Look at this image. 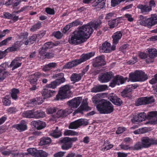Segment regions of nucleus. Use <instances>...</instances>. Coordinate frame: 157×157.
<instances>
[{
	"instance_id": "nucleus-24",
	"label": "nucleus",
	"mask_w": 157,
	"mask_h": 157,
	"mask_svg": "<svg viewBox=\"0 0 157 157\" xmlns=\"http://www.w3.org/2000/svg\"><path fill=\"white\" fill-rule=\"evenodd\" d=\"M122 36V33L120 31H117L114 33L112 36L113 39V44H117Z\"/></svg>"
},
{
	"instance_id": "nucleus-27",
	"label": "nucleus",
	"mask_w": 157,
	"mask_h": 157,
	"mask_svg": "<svg viewBox=\"0 0 157 157\" xmlns=\"http://www.w3.org/2000/svg\"><path fill=\"white\" fill-rule=\"evenodd\" d=\"M3 17L5 19H11L14 22L17 21L19 19L18 16L11 14L8 12H4Z\"/></svg>"
},
{
	"instance_id": "nucleus-53",
	"label": "nucleus",
	"mask_w": 157,
	"mask_h": 157,
	"mask_svg": "<svg viewBox=\"0 0 157 157\" xmlns=\"http://www.w3.org/2000/svg\"><path fill=\"white\" fill-rule=\"evenodd\" d=\"M12 37L10 36L3 40L0 42V46L6 45L10 41L12 40Z\"/></svg>"
},
{
	"instance_id": "nucleus-55",
	"label": "nucleus",
	"mask_w": 157,
	"mask_h": 157,
	"mask_svg": "<svg viewBox=\"0 0 157 157\" xmlns=\"http://www.w3.org/2000/svg\"><path fill=\"white\" fill-rule=\"evenodd\" d=\"M37 151L36 149L33 148H29L27 150V151L29 154L35 157L36 155Z\"/></svg>"
},
{
	"instance_id": "nucleus-57",
	"label": "nucleus",
	"mask_w": 157,
	"mask_h": 157,
	"mask_svg": "<svg viewBox=\"0 0 157 157\" xmlns=\"http://www.w3.org/2000/svg\"><path fill=\"white\" fill-rule=\"evenodd\" d=\"M2 103L4 105L6 106H9L10 105L11 102V101L8 99L6 98H5L2 99Z\"/></svg>"
},
{
	"instance_id": "nucleus-9",
	"label": "nucleus",
	"mask_w": 157,
	"mask_h": 157,
	"mask_svg": "<svg viewBox=\"0 0 157 157\" xmlns=\"http://www.w3.org/2000/svg\"><path fill=\"white\" fill-rule=\"evenodd\" d=\"M113 76V74L112 72H105L100 74L98 79L101 83H106L110 81Z\"/></svg>"
},
{
	"instance_id": "nucleus-50",
	"label": "nucleus",
	"mask_w": 157,
	"mask_h": 157,
	"mask_svg": "<svg viewBox=\"0 0 157 157\" xmlns=\"http://www.w3.org/2000/svg\"><path fill=\"white\" fill-rule=\"evenodd\" d=\"M41 23L40 21H38L36 23L32 26L30 28V30L31 32L36 31L39 29L41 27Z\"/></svg>"
},
{
	"instance_id": "nucleus-30",
	"label": "nucleus",
	"mask_w": 157,
	"mask_h": 157,
	"mask_svg": "<svg viewBox=\"0 0 157 157\" xmlns=\"http://www.w3.org/2000/svg\"><path fill=\"white\" fill-rule=\"evenodd\" d=\"M34 127L37 130H40L43 129L46 126L45 122L40 121H34L32 122Z\"/></svg>"
},
{
	"instance_id": "nucleus-3",
	"label": "nucleus",
	"mask_w": 157,
	"mask_h": 157,
	"mask_svg": "<svg viewBox=\"0 0 157 157\" xmlns=\"http://www.w3.org/2000/svg\"><path fill=\"white\" fill-rule=\"evenodd\" d=\"M70 89L71 86L68 84L61 86L59 88L55 99L57 100H62L71 97L72 94Z\"/></svg>"
},
{
	"instance_id": "nucleus-10",
	"label": "nucleus",
	"mask_w": 157,
	"mask_h": 157,
	"mask_svg": "<svg viewBox=\"0 0 157 157\" xmlns=\"http://www.w3.org/2000/svg\"><path fill=\"white\" fill-rule=\"evenodd\" d=\"M88 124L86 120L83 119H80L71 123L68 126L69 129H76L80 126Z\"/></svg>"
},
{
	"instance_id": "nucleus-11",
	"label": "nucleus",
	"mask_w": 157,
	"mask_h": 157,
	"mask_svg": "<svg viewBox=\"0 0 157 157\" xmlns=\"http://www.w3.org/2000/svg\"><path fill=\"white\" fill-rule=\"evenodd\" d=\"M72 109H71L70 108H68L64 110L60 109L57 112L56 115H53L52 117L55 119L61 117H64L71 113L72 112Z\"/></svg>"
},
{
	"instance_id": "nucleus-22",
	"label": "nucleus",
	"mask_w": 157,
	"mask_h": 157,
	"mask_svg": "<svg viewBox=\"0 0 157 157\" xmlns=\"http://www.w3.org/2000/svg\"><path fill=\"white\" fill-rule=\"evenodd\" d=\"M137 8L140 10L141 13L143 14H147L152 10V9L147 5L140 4L137 6Z\"/></svg>"
},
{
	"instance_id": "nucleus-33",
	"label": "nucleus",
	"mask_w": 157,
	"mask_h": 157,
	"mask_svg": "<svg viewBox=\"0 0 157 157\" xmlns=\"http://www.w3.org/2000/svg\"><path fill=\"white\" fill-rule=\"evenodd\" d=\"M58 127H56V129L53 130L49 134V135L53 137L54 138H58L62 135V133L61 131L59 130Z\"/></svg>"
},
{
	"instance_id": "nucleus-29",
	"label": "nucleus",
	"mask_w": 157,
	"mask_h": 157,
	"mask_svg": "<svg viewBox=\"0 0 157 157\" xmlns=\"http://www.w3.org/2000/svg\"><path fill=\"white\" fill-rule=\"evenodd\" d=\"M21 45L19 42L17 41L15 42L11 47L8 48L5 50L6 52H14L19 50L21 47Z\"/></svg>"
},
{
	"instance_id": "nucleus-2",
	"label": "nucleus",
	"mask_w": 157,
	"mask_h": 157,
	"mask_svg": "<svg viewBox=\"0 0 157 157\" xmlns=\"http://www.w3.org/2000/svg\"><path fill=\"white\" fill-rule=\"evenodd\" d=\"M96 108L100 114H109L114 110L113 106L109 101L104 100L96 105Z\"/></svg>"
},
{
	"instance_id": "nucleus-38",
	"label": "nucleus",
	"mask_w": 157,
	"mask_h": 157,
	"mask_svg": "<svg viewBox=\"0 0 157 157\" xmlns=\"http://www.w3.org/2000/svg\"><path fill=\"white\" fill-rule=\"evenodd\" d=\"M101 95L100 94H97L93 97L92 98L93 103L97 105L100 104L102 101L104 100L101 99Z\"/></svg>"
},
{
	"instance_id": "nucleus-58",
	"label": "nucleus",
	"mask_w": 157,
	"mask_h": 157,
	"mask_svg": "<svg viewBox=\"0 0 157 157\" xmlns=\"http://www.w3.org/2000/svg\"><path fill=\"white\" fill-rule=\"evenodd\" d=\"M70 24L71 26H77L79 25L82 24V22L79 21L77 19L72 22L70 23Z\"/></svg>"
},
{
	"instance_id": "nucleus-32",
	"label": "nucleus",
	"mask_w": 157,
	"mask_h": 157,
	"mask_svg": "<svg viewBox=\"0 0 157 157\" xmlns=\"http://www.w3.org/2000/svg\"><path fill=\"white\" fill-rule=\"evenodd\" d=\"M114 145L113 144L110 143L108 140L104 141L103 146L104 147L101 149V150L103 151L108 150L112 148Z\"/></svg>"
},
{
	"instance_id": "nucleus-20",
	"label": "nucleus",
	"mask_w": 157,
	"mask_h": 157,
	"mask_svg": "<svg viewBox=\"0 0 157 157\" xmlns=\"http://www.w3.org/2000/svg\"><path fill=\"white\" fill-rule=\"evenodd\" d=\"M56 93V91H55L48 89H44L42 93V96L43 97V100L44 101L45 99L54 96Z\"/></svg>"
},
{
	"instance_id": "nucleus-35",
	"label": "nucleus",
	"mask_w": 157,
	"mask_h": 157,
	"mask_svg": "<svg viewBox=\"0 0 157 157\" xmlns=\"http://www.w3.org/2000/svg\"><path fill=\"white\" fill-rule=\"evenodd\" d=\"M45 34L44 33H41L38 34L37 35L34 34L32 36L29 37L28 38L29 40V41L30 44H33L36 40L37 37H43Z\"/></svg>"
},
{
	"instance_id": "nucleus-28",
	"label": "nucleus",
	"mask_w": 157,
	"mask_h": 157,
	"mask_svg": "<svg viewBox=\"0 0 157 157\" xmlns=\"http://www.w3.org/2000/svg\"><path fill=\"white\" fill-rule=\"evenodd\" d=\"M52 77L53 78H56V81L59 85L64 82L66 80L64 78V74L63 73L54 75Z\"/></svg>"
},
{
	"instance_id": "nucleus-37",
	"label": "nucleus",
	"mask_w": 157,
	"mask_h": 157,
	"mask_svg": "<svg viewBox=\"0 0 157 157\" xmlns=\"http://www.w3.org/2000/svg\"><path fill=\"white\" fill-rule=\"evenodd\" d=\"M147 50L148 57L155 58L157 56V50L155 48H148Z\"/></svg>"
},
{
	"instance_id": "nucleus-23",
	"label": "nucleus",
	"mask_w": 157,
	"mask_h": 157,
	"mask_svg": "<svg viewBox=\"0 0 157 157\" xmlns=\"http://www.w3.org/2000/svg\"><path fill=\"white\" fill-rule=\"evenodd\" d=\"M12 127L17 129L20 132L24 131L27 129L26 123L24 121H21L19 124L13 125Z\"/></svg>"
},
{
	"instance_id": "nucleus-52",
	"label": "nucleus",
	"mask_w": 157,
	"mask_h": 157,
	"mask_svg": "<svg viewBox=\"0 0 157 157\" xmlns=\"http://www.w3.org/2000/svg\"><path fill=\"white\" fill-rule=\"evenodd\" d=\"M48 154L43 150H37L35 157H47Z\"/></svg>"
},
{
	"instance_id": "nucleus-1",
	"label": "nucleus",
	"mask_w": 157,
	"mask_h": 157,
	"mask_svg": "<svg viewBox=\"0 0 157 157\" xmlns=\"http://www.w3.org/2000/svg\"><path fill=\"white\" fill-rule=\"evenodd\" d=\"M95 52H91L86 54H83L79 59H75L69 62L63 66V69H70L83 62L93 56Z\"/></svg>"
},
{
	"instance_id": "nucleus-4",
	"label": "nucleus",
	"mask_w": 157,
	"mask_h": 157,
	"mask_svg": "<svg viewBox=\"0 0 157 157\" xmlns=\"http://www.w3.org/2000/svg\"><path fill=\"white\" fill-rule=\"evenodd\" d=\"M129 79L130 81L132 82H141L146 80L148 79V77L144 72L136 70L134 72L129 74Z\"/></svg>"
},
{
	"instance_id": "nucleus-15",
	"label": "nucleus",
	"mask_w": 157,
	"mask_h": 157,
	"mask_svg": "<svg viewBox=\"0 0 157 157\" xmlns=\"http://www.w3.org/2000/svg\"><path fill=\"white\" fill-rule=\"evenodd\" d=\"M108 99L111 101L114 105L118 106H120L123 103V101L121 99L118 98L114 93L110 94L108 95Z\"/></svg>"
},
{
	"instance_id": "nucleus-56",
	"label": "nucleus",
	"mask_w": 157,
	"mask_h": 157,
	"mask_svg": "<svg viewBox=\"0 0 157 157\" xmlns=\"http://www.w3.org/2000/svg\"><path fill=\"white\" fill-rule=\"evenodd\" d=\"M114 13H110L107 14L105 17V19L108 22L109 21L112 20L114 17Z\"/></svg>"
},
{
	"instance_id": "nucleus-13",
	"label": "nucleus",
	"mask_w": 157,
	"mask_h": 157,
	"mask_svg": "<svg viewBox=\"0 0 157 157\" xmlns=\"http://www.w3.org/2000/svg\"><path fill=\"white\" fill-rule=\"evenodd\" d=\"M22 59H24L22 57H16L12 61L9 66L10 67L12 68V71H13L21 66L22 63Z\"/></svg>"
},
{
	"instance_id": "nucleus-16",
	"label": "nucleus",
	"mask_w": 157,
	"mask_h": 157,
	"mask_svg": "<svg viewBox=\"0 0 157 157\" xmlns=\"http://www.w3.org/2000/svg\"><path fill=\"white\" fill-rule=\"evenodd\" d=\"M147 118L149 121L146 122V124L150 123L151 124H154L157 121V111H151L149 112Z\"/></svg>"
},
{
	"instance_id": "nucleus-18",
	"label": "nucleus",
	"mask_w": 157,
	"mask_h": 157,
	"mask_svg": "<svg viewBox=\"0 0 157 157\" xmlns=\"http://www.w3.org/2000/svg\"><path fill=\"white\" fill-rule=\"evenodd\" d=\"M105 63L104 60V56H100L96 57L94 59L93 66L94 67H98L104 65Z\"/></svg>"
},
{
	"instance_id": "nucleus-64",
	"label": "nucleus",
	"mask_w": 157,
	"mask_h": 157,
	"mask_svg": "<svg viewBox=\"0 0 157 157\" xmlns=\"http://www.w3.org/2000/svg\"><path fill=\"white\" fill-rule=\"evenodd\" d=\"M45 11L48 14L51 15H53L55 13L54 9L49 7L46 8Z\"/></svg>"
},
{
	"instance_id": "nucleus-47",
	"label": "nucleus",
	"mask_w": 157,
	"mask_h": 157,
	"mask_svg": "<svg viewBox=\"0 0 157 157\" xmlns=\"http://www.w3.org/2000/svg\"><path fill=\"white\" fill-rule=\"evenodd\" d=\"M133 0H131V1H132ZM131 0H111V6L114 7L119 4L121 2L126 1L128 2Z\"/></svg>"
},
{
	"instance_id": "nucleus-45",
	"label": "nucleus",
	"mask_w": 157,
	"mask_h": 157,
	"mask_svg": "<svg viewBox=\"0 0 157 157\" xmlns=\"http://www.w3.org/2000/svg\"><path fill=\"white\" fill-rule=\"evenodd\" d=\"M37 100L35 99H32L30 100L29 102L30 104H38V105L41 104L44 101L43 98L40 97H37L36 98Z\"/></svg>"
},
{
	"instance_id": "nucleus-41",
	"label": "nucleus",
	"mask_w": 157,
	"mask_h": 157,
	"mask_svg": "<svg viewBox=\"0 0 157 157\" xmlns=\"http://www.w3.org/2000/svg\"><path fill=\"white\" fill-rule=\"evenodd\" d=\"M20 92L19 90L17 89L13 88L11 90V97L14 100L18 99L17 94Z\"/></svg>"
},
{
	"instance_id": "nucleus-60",
	"label": "nucleus",
	"mask_w": 157,
	"mask_h": 157,
	"mask_svg": "<svg viewBox=\"0 0 157 157\" xmlns=\"http://www.w3.org/2000/svg\"><path fill=\"white\" fill-rule=\"evenodd\" d=\"M56 111V109L55 107H49L47 109L46 112L48 114H52Z\"/></svg>"
},
{
	"instance_id": "nucleus-19",
	"label": "nucleus",
	"mask_w": 157,
	"mask_h": 157,
	"mask_svg": "<svg viewBox=\"0 0 157 157\" xmlns=\"http://www.w3.org/2000/svg\"><path fill=\"white\" fill-rule=\"evenodd\" d=\"M60 142L62 144L61 148L63 150H67L72 147V144L69 141L67 137H64L61 140Z\"/></svg>"
},
{
	"instance_id": "nucleus-63",
	"label": "nucleus",
	"mask_w": 157,
	"mask_h": 157,
	"mask_svg": "<svg viewBox=\"0 0 157 157\" xmlns=\"http://www.w3.org/2000/svg\"><path fill=\"white\" fill-rule=\"evenodd\" d=\"M16 109L15 107H11L8 108L7 110V112L9 114L15 113L16 111Z\"/></svg>"
},
{
	"instance_id": "nucleus-6",
	"label": "nucleus",
	"mask_w": 157,
	"mask_h": 157,
	"mask_svg": "<svg viewBox=\"0 0 157 157\" xmlns=\"http://www.w3.org/2000/svg\"><path fill=\"white\" fill-rule=\"evenodd\" d=\"M85 41V39L84 38L78 30L74 32L69 40L70 44L75 45L82 44Z\"/></svg>"
},
{
	"instance_id": "nucleus-46",
	"label": "nucleus",
	"mask_w": 157,
	"mask_h": 157,
	"mask_svg": "<svg viewBox=\"0 0 157 157\" xmlns=\"http://www.w3.org/2000/svg\"><path fill=\"white\" fill-rule=\"evenodd\" d=\"M63 135L65 136H78V132H77L74 131L66 129L64 131Z\"/></svg>"
},
{
	"instance_id": "nucleus-21",
	"label": "nucleus",
	"mask_w": 157,
	"mask_h": 157,
	"mask_svg": "<svg viewBox=\"0 0 157 157\" xmlns=\"http://www.w3.org/2000/svg\"><path fill=\"white\" fill-rule=\"evenodd\" d=\"M106 0H97L94 1L92 3L93 7L97 6L96 9L98 10L103 8L105 6Z\"/></svg>"
},
{
	"instance_id": "nucleus-17",
	"label": "nucleus",
	"mask_w": 157,
	"mask_h": 157,
	"mask_svg": "<svg viewBox=\"0 0 157 157\" xmlns=\"http://www.w3.org/2000/svg\"><path fill=\"white\" fill-rule=\"evenodd\" d=\"M146 118V114L144 112L139 113L135 115L131 120L133 123L140 122L145 120Z\"/></svg>"
},
{
	"instance_id": "nucleus-59",
	"label": "nucleus",
	"mask_w": 157,
	"mask_h": 157,
	"mask_svg": "<svg viewBox=\"0 0 157 157\" xmlns=\"http://www.w3.org/2000/svg\"><path fill=\"white\" fill-rule=\"evenodd\" d=\"M124 17L130 22H132L134 21V18L132 17V15L130 14H125Z\"/></svg>"
},
{
	"instance_id": "nucleus-5",
	"label": "nucleus",
	"mask_w": 157,
	"mask_h": 157,
	"mask_svg": "<svg viewBox=\"0 0 157 157\" xmlns=\"http://www.w3.org/2000/svg\"><path fill=\"white\" fill-rule=\"evenodd\" d=\"M140 17L142 18L139 20V24L142 26L151 28L152 26L157 24V15L152 14L151 17L148 18H145L141 15Z\"/></svg>"
},
{
	"instance_id": "nucleus-39",
	"label": "nucleus",
	"mask_w": 157,
	"mask_h": 157,
	"mask_svg": "<svg viewBox=\"0 0 157 157\" xmlns=\"http://www.w3.org/2000/svg\"><path fill=\"white\" fill-rule=\"evenodd\" d=\"M34 110L25 111L22 113L23 117L27 118H34Z\"/></svg>"
},
{
	"instance_id": "nucleus-51",
	"label": "nucleus",
	"mask_w": 157,
	"mask_h": 157,
	"mask_svg": "<svg viewBox=\"0 0 157 157\" xmlns=\"http://www.w3.org/2000/svg\"><path fill=\"white\" fill-rule=\"evenodd\" d=\"M132 150H138L143 148V145L141 142H137L136 143L133 147H132Z\"/></svg>"
},
{
	"instance_id": "nucleus-40",
	"label": "nucleus",
	"mask_w": 157,
	"mask_h": 157,
	"mask_svg": "<svg viewBox=\"0 0 157 157\" xmlns=\"http://www.w3.org/2000/svg\"><path fill=\"white\" fill-rule=\"evenodd\" d=\"M102 23L101 21L100 20H98L97 21L92 22H90L89 24L91 26L92 29L94 28L96 30L99 27Z\"/></svg>"
},
{
	"instance_id": "nucleus-14",
	"label": "nucleus",
	"mask_w": 157,
	"mask_h": 157,
	"mask_svg": "<svg viewBox=\"0 0 157 157\" xmlns=\"http://www.w3.org/2000/svg\"><path fill=\"white\" fill-rule=\"evenodd\" d=\"M124 83V80L122 76L117 75L114 78L112 81L110 83L109 86L114 87L116 85H119Z\"/></svg>"
},
{
	"instance_id": "nucleus-26",
	"label": "nucleus",
	"mask_w": 157,
	"mask_h": 157,
	"mask_svg": "<svg viewBox=\"0 0 157 157\" xmlns=\"http://www.w3.org/2000/svg\"><path fill=\"white\" fill-rule=\"evenodd\" d=\"M111 44L105 41L102 45L100 49V52L108 53L111 52Z\"/></svg>"
},
{
	"instance_id": "nucleus-43",
	"label": "nucleus",
	"mask_w": 157,
	"mask_h": 157,
	"mask_svg": "<svg viewBox=\"0 0 157 157\" xmlns=\"http://www.w3.org/2000/svg\"><path fill=\"white\" fill-rule=\"evenodd\" d=\"M119 22L118 20L116 19H112L109 21L108 22V24L110 29L116 27L118 25Z\"/></svg>"
},
{
	"instance_id": "nucleus-25",
	"label": "nucleus",
	"mask_w": 157,
	"mask_h": 157,
	"mask_svg": "<svg viewBox=\"0 0 157 157\" xmlns=\"http://www.w3.org/2000/svg\"><path fill=\"white\" fill-rule=\"evenodd\" d=\"M132 90L127 87L121 93V95L124 98H127L128 99H132Z\"/></svg>"
},
{
	"instance_id": "nucleus-8",
	"label": "nucleus",
	"mask_w": 157,
	"mask_h": 157,
	"mask_svg": "<svg viewBox=\"0 0 157 157\" xmlns=\"http://www.w3.org/2000/svg\"><path fill=\"white\" fill-rule=\"evenodd\" d=\"M155 101V100L152 96L149 97H140L135 101V105L139 106L142 105H146L151 104Z\"/></svg>"
},
{
	"instance_id": "nucleus-54",
	"label": "nucleus",
	"mask_w": 157,
	"mask_h": 157,
	"mask_svg": "<svg viewBox=\"0 0 157 157\" xmlns=\"http://www.w3.org/2000/svg\"><path fill=\"white\" fill-rule=\"evenodd\" d=\"M52 43L51 42H47L44 44L41 48L47 52L48 49L52 47Z\"/></svg>"
},
{
	"instance_id": "nucleus-7",
	"label": "nucleus",
	"mask_w": 157,
	"mask_h": 157,
	"mask_svg": "<svg viewBox=\"0 0 157 157\" xmlns=\"http://www.w3.org/2000/svg\"><path fill=\"white\" fill-rule=\"evenodd\" d=\"M78 31L84 38L85 39L86 41L90 36L93 31V29H92L91 26L89 24V23L79 27Z\"/></svg>"
},
{
	"instance_id": "nucleus-12",
	"label": "nucleus",
	"mask_w": 157,
	"mask_h": 157,
	"mask_svg": "<svg viewBox=\"0 0 157 157\" xmlns=\"http://www.w3.org/2000/svg\"><path fill=\"white\" fill-rule=\"evenodd\" d=\"M82 100V97H77L75 98L72 100L68 101L67 103L71 109L72 108H77L81 103Z\"/></svg>"
},
{
	"instance_id": "nucleus-49",
	"label": "nucleus",
	"mask_w": 157,
	"mask_h": 157,
	"mask_svg": "<svg viewBox=\"0 0 157 157\" xmlns=\"http://www.w3.org/2000/svg\"><path fill=\"white\" fill-rule=\"evenodd\" d=\"M46 51L41 48L39 50V54L38 56L41 59H44L46 58Z\"/></svg>"
},
{
	"instance_id": "nucleus-42",
	"label": "nucleus",
	"mask_w": 157,
	"mask_h": 157,
	"mask_svg": "<svg viewBox=\"0 0 157 157\" xmlns=\"http://www.w3.org/2000/svg\"><path fill=\"white\" fill-rule=\"evenodd\" d=\"M36 72L31 75L30 78L29 79V82L31 85L37 84V81L39 78L38 76L36 75Z\"/></svg>"
},
{
	"instance_id": "nucleus-48",
	"label": "nucleus",
	"mask_w": 157,
	"mask_h": 157,
	"mask_svg": "<svg viewBox=\"0 0 157 157\" xmlns=\"http://www.w3.org/2000/svg\"><path fill=\"white\" fill-rule=\"evenodd\" d=\"M59 85L56 80L52 82L51 83L46 85V87L48 88L54 89L57 86Z\"/></svg>"
},
{
	"instance_id": "nucleus-62",
	"label": "nucleus",
	"mask_w": 157,
	"mask_h": 157,
	"mask_svg": "<svg viewBox=\"0 0 157 157\" xmlns=\"http://www.w3.org/2000/svg\"><path fill=\"white\" fill-rule=\"evenodd\" d=\"M28 36V33L27 32L21 33L19 36V37L20 39H27Z\"/></svg>"
},
{
	"instance_id": "nucleus-44",
	"label": "nucleus",
	"mask_w": 157,
	"mask_h": 157,
	"mask_svg": "<svg viewBox=\"0 0 157 157\" xmlns=\"http://www.w3.org/2000/svg\"><path fill=\"white\" fill-rule=\"evenodd\" d=\"M45 115L44 112L41 111H36L34 112V118H39L44 117Z\"/></svg>"
},
{
	"instance_id": "nucleus-61",
	"label": "nucleus",
	"mask_w": 157,
	"mask_h": 157,
	"mask_svg": "<svg viewBox=\"0 0 157 157\" xmlns=\"http://www.w3.org/2000/svg\"><path fill=\"white\" fill-rule=\"evenodd\" d=\"M119 146L122 149L124 150H127L128 149L132 150V147H129L128 145L121 144L119 145Z\"/></svg>"
},
{
	"instance_id": "nucleus-31",
	"label": "nucleus",
	"mask_w": 157,
	"mask_h": 157,
	"mask_svg": "<svg viewBox=\"0 0 157 157\" xmlns=\"http://www.w3.org/2000/svg\"><path fill=\"white\" fill-rule=\"evenodd\" d=\"M141 142L144 148H148L151 147V138L147 136L143 137L141 139Z\"/></svg>"
},
{
	"instance_id": "nucleus-36",
	"label": "nucleus",
	"mask_w": 157,
	"mask_h": 157,
	"mask_svg": "<svg viewBox=\"0 0 157 157\" xmlns=\"http://www.w3.org/2000/svg\"><path fill=\"white\" fill-rule=\"evenodd\" d=\"M51 142V139L50 137H43L40 139V144L41 145H48Z\"/></svg>"
},
{
	"instance_id": "nucleus-34",
	"label": "nucleus",
	"mask_w": 157,
	"mask_h": 157,
	"mask_svg": "<svg viewBox=\"0 0 157 157\" xmlns=\"http://www.w3.org/2000/svg\"><path fill=\"white\" fill-rule=\"evenodd\" d=\"M82 76V75L80 73H73L70 77V79L71 81L75 82L80 81Z\"/></svg>"
}]
</instances>
